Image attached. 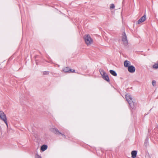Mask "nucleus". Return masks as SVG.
<instances>
[{"instance_id": "1", "label": "nucleus", "mask_w": 158, "mask_h": 158, "mask_svg": "<svg viewBox=\"0 0 158 158\" xmlns=\"http://www.w3.org/2000/svg\"><path fill=\"white\" fill-rule=\"evenodd\" d=\"M127 101L128 103L130 106V109L132 112L135 108V100L133 98L130 94H127L125 96Z\"/></svg>"}, {"instance_id": "2", "label": "nucleus", "mask_w": 158, "mask_h": 158, "mask_svg": "<svg viewBox=\"0 0 158 158\" xmlns=\"http://www.w3.org/2000/svg\"><path fill=\"white\" fill-rule=\"evenodd\" d=\"M83 38L85 43L88 45H90L93 43V40L89 34L85 35Z\"/></svg>"}, {"instance_id": "3", "label": "nucleus", "mask_w": 158, "mask_h": 158, "mask_svg": "<svg viewBox=\"0 0 158 158\" xmlns=\"http://www.w3.org/2000/svg\"><path fill=\"white\" fill-rule=\"evenodd\" d=\"M99 72L103 79L107 82H109L110 80L109 76L104 70L100 69Z\"/></svg>"}, {"instance_id": "4", "label": "nucleus", "mask_w": 158, "mask_h": 158, "mask_svg": "<svg viewBox=\"0 0 158 158\" xmlns=\"http://www.w3.org/2000/svg\"><path fill=\"white\" fill-rule=\"evenodd\" d=\"M50 131L55 134L60 135L64 137V138H66V136L65 134H66L65 133H61L59 132L58 129L56 128H52L50 129Z\"/></svg>"}, {"instance_id": "5", "label": "nucleus", "mask_w": 158, "mask_h": 158, "mask_svg": "<svg viewBox=\"0 0 158 158\" xmlns=\"http://www.w3.org/2000/svg\"><path fill=\"white\" fill-rule=\"evenodd\" d=\"M0 118L3 121H4L6 124L7 125V127H8L6 115L4 113L1 111H0Z\"/></svg>"}, {"instance_id": "6", "label": "nucleus", "mask_w": 158, "mask_h": 158, "mask_svg": "<svg viewBox=\"0 0 158 158\" xmlns=\"http://www.w3.org/2000/svg\"><path fill=\"white\" fill-rule=\"evenodd\" d=\"M122 40L124 43L127 44V36L125 31L123 32L122 34Z\"/></svg>"}, {"instance_id": "7", "label": "nucleus", "mask_w": 158, "mask_h": 158, "mask_svg": "<svg viewBox=\"0 0 158 158\" xmlns=\"http://www.w3.org/2000/svg\"><path fill=\"white\" fill-rule=\"evenodd\" d=\"M128 70L130 73H133L135 71V69L133 65H131L128 68Z\"/></svg>"}, {"instance_id": "8", "label": "nucleus", "mask_w": 158, "mask_h": 158, "mask_svg": "<svg viewBox=\"0 0 158 158\" xmlns=\"http://www.w3.org/2000/svg\"><path fill=\"white\" fill-rule=\"evenodd\" d=\"M146 19V14H144L142 16L138 21L137 23L140 24L144 21Z\"/></svg>"}, {"instance_id": "9", "label": "nucleus", "mask_w": 158, "mask_h": 158, "mask_svg": "<svg viewBox=\"0 0 158 158\" xmlns=\"http://www.w3.org/2000/svg\"><path fill=\"white\" fill-rule=\"evenodd\" d=\"M137 151L136 150L132 151L131 152V157L135 158L136 157L137 154Z\"/></svg>"}, {"instance_id": "10", "label": "nucleus", "mask_w": 158, "mask_h": 158, "mask_svg": "<svg viewBox=\"0 0 158 158\" xmlns=\"http://www.w3.org/2000/svg\"><path fill=\"white\" fill-rule=\"evenodd\" d=\"M130 64V62L127 60H125L124 62V65L125 67L128 68Z\"/></svg>"}, {"instance_id": "11", "label": "nucleus", "mask_w": 158, "mask_h": 158, "mask_svg": "<svg viewBox=\"0 0 158 158\" xmlns=\"http://www.w3.org/2000/svg\"><path fill=\"white\" fill-rule=\"evenodd\" d=\"M48 148V146L45 144L42 145L40 148L41 150L44 152Z\"/></svg>"}, {"instance_id": "12", "label": "nucleus", "mask_w": 158, "mask_h": 158, "mask_svg": "<svg viewBox=\"0 0 158 158\" xmlns=\"http://www.w3.org/2000/svg\"><path fill=\"white\" fill-rule=\"evenodd\" d=\"M71 71V69L68 67H66L64 68L63 69V71L64 73H69V71Z\"/></svg>"}, {"instance_id": "13", "label": "nucleus", "mask_w": 158, "mask_h": 158, "mask_svg": "<svg viewBox=\"0 0 158 158\" xmlns=\"http://www.w3.org/2000/svg\"><path fill=\"white\" fill-rule=\"evenodd\" d=\"M110 73L111 74L114 76H117V74L116 73L115 71L114 70H110Z\"/></svg>"}, {"instance_id": "14", "label": "nucleus", "mask_w": 158, "mask_h": 158, "mask_svg": "<svg viewBox=\"0 0 158 158\" xmlns=\"http://www.w3.org/2000/svg\"><path fill=\"white\" fill-rule=\"evenodd\" d=\"M152 68L155 69H158V61L153 65Z\"/></svg>"}, {"instance_id": "15", "label": "nucleus", "mask_w": 158, "mask_h": 158, "mask_svg": "<svg viewBox=\"0 0 158 158\" xmlns=\"http://www.w3.org/2000/svg\"><path fill=\"white\" fill-rule=\"evenodd\" d=\"M148 143V137H147L145 140V142H144V144H147Z\"/></svg>"}, {"instance_id": "16", "label": "nucleus", "mask_w": 158, "mask_h": 158, "mask_svg": "<svg viewBox=\"0 0 158 158\" xmlns=\"http://www.w3.org/2000/svg\"><path fill=\"white\" fill-rule=\"evenodd\" d=\"M110 7L111 9H114L115 7V6L114 4L112 3L110 4Z\"/></svg>"}, {"instance_id": "17", "label": "nucleus", "mask_w": 158, "mask_h": 158, "mask_svg": "<svg viewBox=\"0 0 158 158\" xmlns=\"http://www.w3.org/2000/svg\"><path fill=\"white\" fill-rule=\"evenodd\" d=\"M152 84L153 86L156 85V81L155 80H153L152 81Z\"/></svg>"}, {"instance_id": "18", "label": "nucleus", "mask_w": 158, "mask_h": 158, "mask_svg": "<svg viewBox=\"0 0 158 158\" xmlns=\"http://www.w3.org/2000/svg\"><path fill=\"white\" fill-rule=\"evenodd\" d=\"M35 158H42V157L39 155L36 154L35 155Z\"/></svg>"}, {"instance_id": "19", "label": "nucleus", "mask_w": 158, "mask_h": 158, "mask_svg": "<svg viewBox=\"0 0 158 158\" xmlns=\"http://www.w3.org/2000/svg\"><path fill=\"white\" fill-rule=\"evenodd\" d=\"M49 74V72L47 71H45L44 72H43V74L45 75H48Z\"/></svg>"}, {"instance_id": "20", "label": "nucleus", "mask_w": 158, "mask_h": 158, "mask_svg": "<svg viewBox=\"0 0 158 158\" xmlns=\"http://www.w3.org/2000/svg\"><path fill=\"white\" fill-rule=\"evenodd\" d=\"M75 72V70H74L71 69V71H69V73H71V72L74 73V72Z\"/></svg>"}, {"instance_id": "21", "label": "nucleus", "mask_w": 158, "mask_h": 158, "mask_svg": "<svg viewBox=\"0 0 158 158\" xmlns=\"http://www.w3.org/2000/svg\"><path fill=\"white\" fill-rule=\"evenodd\" d=\"M20 103L21 104V105H23V104H24L23 102V101H22L20 99Z\"/></svg>"}, {"instance_id": "22", "label": "nucleus", "mask_w": 158, "mask_h": 158, "mask_svg": "<svg viewBox=\"0 0 158 158\" xmlns=\"http://www.w3.org/2000/svg\"><path fill=\"white\" fill-rule=\"evenodd\" d=\"M38 56V55H36V56H35V59Z\"/></svg>"}, {"instance_id": "23", "label": "nucleus", "mask_w": 158, "mask_h": 158, "mask_svg": "<svg viewBox=\"0 0 158 158\" xmlns=\"http://www.w3.org/2000/svg\"><path fill=\"white\" fill-rule=\"evenodd\" d=\"M145 114V115H147V114Z\"/></svg>"}, {"instance_id": "24", "label": "nucleus", "mask_w": 158, "mask_h": 158, "mask_svg": "<svg viewBox=\"0 0 158 158\" xmlns=\"http://www.w3.org/2000/svg\"><path fill=\"white\" fill-rule=\"evenodd\" d=\"M59 66H60V65H58V67H59Z\"/></svg>"}, {"instance_id": "25", "label": "nucleus", "mask_w": 158, "mask_h": 158, "mask_svg": "<svg viewBox=\"0 0 158 158\" xmlns=\"http://www.w3.org/2000/svg\"><path fill=\"white\" fill-rule=\"evenodd\" d=\"M151 110V109L150 110H149V111H150V110Z\"/></svg>"}]
</instances>
